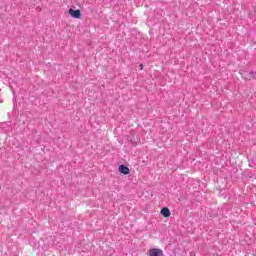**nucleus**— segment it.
<instances>
[{
  "instance_id": "1",
  "label": "nucleus",
  "mask_w": 256,
  "mask_h": 256,
  "mask_svg": "<svg viewBox=\"0 0 256 256\" xmlns=\"http://www.w3.org/2000/svg\"><path fill=\"white\" fill-rule=\"evenodd\" d=\"M0 129H1L2 133H11V131H12L11 122H3L0 125Z\"/></svg>"
},
{
  "instance_id": "2",
  "label": "nucleus",
  "mask_w": 256,
  "mask_h": 256,
  "mask_svg": "<svg viewBox=\"0 0 256 256\" xmlns=\"http://www.w3.org/2000/svg\"><path fill=\"white\" fill-rule=\"evenodd\" d=\"M241 75L246 81H251V79H255L256 72L242 71Z\"/></svg>"
},
{
  "instance_id": "3",
  "label": "nucleus",
  "mask_w": 256,
  "mask_h": 256,
  "mask_svg": "<svg viewBox=\"0 0 256 256\" xmlns=\"http://www.w3.org/2000/svg\"><path fill=\"white\" fill-rule=\"evenodd\" d=\"M149 256H163V250L159 248H152L148 251Z\"/></svg>"
},
{
  "instance_id": "4",
  "label": "nucleus",
  "mask_w": 256,
  "mask_h": 256,
  "mask_svg": "<svg viewBox=\"0 0 256 256\" xmlns=\"http://www.w3.org/2000/svg\"><path fill=\"white\" fill-rule=\"evenodd\" d=\"M69 15L73 17L74 19H79L81 17V10H74L73 8H70L68 10Z\"/></svg>"
},
{
  "instance_id": "5",
  "label": "nucleus",
  "mask_w": 256,
  "mask_h": 256,
  "mask_svg": "<svg viewBox=\"0 0 256 256\" xmlns=\"http://www.w3.org/2000/svg\"><path fill=\"white\" fill-rule=\"evenodd\" d=\"M118 171L122 174V175H129V173H131V171L129 170V167L125 166V165H120L118 167Z\"/></svg>"
},
{
  "instance_id": "6",
  "label": "nucleus",
  "mask_w": 256,
  "mask_h": 256,
  "mask_svg": "<svg viewBox=\"0 0 256 256\" xmlns=\"http://www.w3.org/2000/svg\"><path fill=\"white\" fill-rule=\"evenodd\" d=\"M160 214L162 215V217H171V210H169V208L165 207V208H162L161 211H160Z\"/></svg>"
},
{
  "instance_id": "7",
  "label": "nucleus",
  "mask_w": 256,
  "mask_h": 256,
  "mask_svg": "<svg viewBox=\"0 0 256 256\" xmlns=\"http://www.w3.org/2000/svg\"><path fill=\"white\" fill-rule=\"evenodd\" d=\"M137 146V142H132V147H136Z\"/></svg>"
},
{
  "instance_id": "8",
  "label": "nucleus",
  "mask_w": 256,
  "mask_h": 256,
  "mask_svg": "<svg viewBox=\"0 0 256 256\" xmlns=\"http://www.w3.org/2000/svg\"><path fill=\"white\" fill-rule=\"evenodd\" d=\"M140 70L143 71V64H140Z\"/></svg>"
},
{
  "instance_id": "9",
  "label": "nucleus",
  "mask_w": 256,
  "mask_h": 256,
  "mask_svg": "<svg viewBox=\"0 0 256 256\" xmlns=\"http://www.w3.org/2000/svg\"><path fill=\"white\" fill-rule=\"evenodd\" d=\"M0 103H3V100L0 99Z\"/></svg>"
},
{
  "instance_id": "10",
  "label": "nucleus",
  "mask_w": 256,
  "mask_h": 256,
  "mask_svg": "<svg viewBox=\"0 0 256 256\" xmlns=\"http://www.w3.org/2000/svg\"><path fill=\"white\" fill-rule=\"evenodd\" d=\"M0 189H1V186H0Z\"/></svg>"
}]
</instances>
